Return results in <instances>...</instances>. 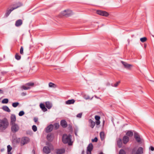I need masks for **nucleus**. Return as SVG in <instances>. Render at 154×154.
<instances>
[{"instance_id": "9", "label": "nucleus", "mask_w": 154, "mask_h": 154, "mask_svg": "<svg viewBox=\"0 0 154 154\" xmlns=\"http://www.w3.org/2000/svg\"><path fill=\"white\" fill-rule=\"evenodd\" d=\"M97 13L99 15L105 17H107L109 15V14L107 12L101 10H97Z\"/></svg>"}, {"instance_id": "19", "label": "nucleus", "mask_w": 154, "mask_h": 154, "mask_svg": "<svg viewBox=\"0 0 154 154\" xmlns=\"http://www.w3.org/2000/svg\"><path fill=\"white\" fill-rule=\"evenodd\" d=\"M47 140L49 141H52L53 139V135L51 134H48L47 136Z\"/></svg>"}, {"instance_id": "18", "label": "nucleus", "mask_w": 154, "mask_h": 154, "mask_svg": "<svg viewBox=\"0 0 154 154\" xmlns=\"http://www.w3.org/2000/svg\"><path fill=\"white\" fill-rule=\"evenodd\" d=\"M89 122L90 124V127L93 128L95 126V123L91 119H90L89 120Z\"/></svg>"}, {"instance_id": "11", "label": "nucleus", "mask_w": 154, "mask_h": 154, "mask_svg": "<svg viewBox=\"0 0 154 154\" xmlns=\"http://www.w3.org/2000/svg\"><path fill=\"white\" fill-rule=\"evenodd\" d=\"M93 149V144L91 143H90L87 148V154H91V151Z\"/></svg>"}, {"instance_id": "37", "label": "nucleus", "mask_w": 154, "mask_h": 154, "mask_svg": "<svg viewBox=\"0 0 154 154\" xmlns=\"http://www.w3.org/2000/svg\"><path fill=\"white\" fill-rule=\"evenodd\" d=\"M32 129L34 132L36 131L37 130V127L35 125H33L32 126Z\"/></svg>"}, {"instance_id": "42", "label": "nucleus", "mask_w": 154, "mask_h": 154, "mask_svg": "<svg viewBox=\"0 0 154 154\" xmlns=\"http://www.w3.org/2000/svg\"><path fill=\"white\" fill-rule=\"evenodd\" d=\"M95 119L97 121L100 120V116H95Z\"/></svg>"}, {"instance_id": "54", "label": "nucleus", "mask_w": 154, "mask_h": 154, "mask_svg": "<svg viewBox=\"0 0 154 154\" xmlns=\"http://www.w3.org/2000/svg\"><path fill=\"white\" fill-rule=\"evenodd\" d=\"M75 135H77V134H76V133H75Z\"/></svg>"}, {"instance_id": "43", "label": "nucleus", "mask_w": 154, "mask_h": 154, "mask_svg": "<svg viewBox=\"0 0 154 154\" xmlns=\"http://www.w3.org/2000/svg\"><path fill=\"white\" fill-rule=\"evenodd\" d=\"M97 140H98L97 138V137H95L94 138V139H92V141L93 142H97Z\"/></svg>"}, {"instance_id": "12", "label": "nucleus", "mask_w": 154, "mask_h": 154, "mask_svg": "<svg viewBox=\"0 0 154 154\" xmlns=\"http://www.w3.org/2000/svg\"><path fill=\"white\" fill-rule=\"evenodd\" d=\"M16 121V116L14 114H11V116L10 124L15 123Z\"/></svg>"}, {"instance_id": "7", "label": "nucleus", "mask_w": 154, "mask_h": 154, "mask_svg": "<svg viewBox=\"0 0 154 154\" xmlns=\"http://www.w3.org/2000/svg\"><path fill=\"white\" fill-rule=\"evenodd\" d=\"M21 5H20L19 6H17L16 7L12 8H11V9H8L6 11V13L5 15V16L6 17H7L9 15V14L11 13L12 11L20 7Z\"/></svg>"}, {"instance_id": "50", "label": "nucleus", "mask_w": 154, "mask_h": 154, "mask_svg": "<svg viewBox=\"0 0 154 154\" xmlns=\"http://www.w3.org/2000/svg\"><path fill=\"white\" fill-rule=\"evenodd\" d=\"M22 95H23V96H25L26 95V93H25L24 92H23L21 94Z\"/></svg>"}, {"instance_id": "45", "label": "nucleus", "mask_w": 154, "mask_h": 154, "mask_svg": "<svg viewBox=\"0 0 154 154\" xmlns=\"http://www.w3.org/2000/svg\"><path fill=\"white\" fill-rule=\"evenodd\" d=\"M84 98L86 100H88L90 99V97L88 96H85L84 97Z\"/></svg>"}, {"instance_id": "41", "label": "nucleus", "mask_w": 154, "mask_h": 154, "mask_svg": "<svg viewBox=\"0 0 154 154\" xmlns=\"http://www.w3.org/2000/svg\"><path fill=\"white\" fill-rule=\"evenodd\" d=\"M120 81H118V82H117L115 84H114V85H112V86L113 87H116L118 86V85L120 83Z\"/></svg>"}, {"instance_id": "29", "label": "nucleus", "mask_w": 154, "mask_h": 154, "mask_svg": "<svg viewBox=\"0 0 154 154\" xmlns=\"http://www.w3.org/2000/svg\"><path fill=\"white\" fill-rule=\"evenodd\" d=\"M133 134V132L131 131H128L126 133V135L130 137L132 136Z\"/></svg>"}, {"instance_id": "46", "label": "nucleus", "mask_w": 154, "mask_h": 154, "mask_svg": "<svg viewBox=\"0 0 154 154\" xmlns=\"http://www.w3.org/2000/svg\"><path fill=\"white\" fill-rule=\"evenodd\" d=\"M100 120L97 121L96 122V124L97 125H99L100 124Z\"/></svg>"}, {"instance_id": "39", "label": "nucleus", "mask_w": 154, "mask_h": 154, "mask_svg": "<svg viewBox=\"0 0 154 154\" xmlns=\"http://www.w3.org/2000/svg\"><path fill=\"white\" fill-rule=\"evenodd\" d=\"M23 48L22 46L21 47L20 50V53L21 54H23Z\"/></svg>"}, {"instance_id": "48", "label": "nucleus", "mask_w": 154, "mask_h": 154, "mask_svg": "<svg viewBox=\"0 0 154 154\" xmlns=\"http://www.w3.org/2000/svg\"><path fill=\"white\" fill-rule=\"evenodd\" d=\"M38 120V119L37 118H35L34 119V121L35 122H36Z\"/></svg>"}, {"instance_id": "44", "label": "nucleus", "mask_w": 154, "mask_h": 154, "mask_svg": "<svg viewBox=\"0 0 154 154\" xmlns=\"http://www.w3.org/2000/svg\"><path fill=\"white\" fill-rule=\"evenodd\" d=\"M82 113H80L77 115L76 117L78 118H81L82 117Z\"/></svg>"}, {"instance_id": "15", "label": "nucleus", "mask_w": 154, "mask_h": 154, "mask_svg": "<svg viewBox=\"0 0 154 154\" xmlns=\"http://www.w3.org/2000/svg\"><path fill=\"white\" fill-rule=\"evenodd\" d=\"M22 23V20L21 19H19L16 21L15 26L17 27H18L21 25Z\"/></svg>"}, {"instance_id": "26", "label": "nucleus", "mask_w": 154, "mask_h": 154, "mask_svg": "<svg viewBox=\"0 0 154 154\" xmlns=\"http://www.w3.org/2000/svg\"><path fill=\"white\" fill-rule=\"evenodd\" d=\"M48 85L49 87L51 88H55L57 87V86L55 84L52 83V82H49L48 84Z\"/></svg>"}, {"instance_id": "2", "label": "nucleus", "mask_w": 154, "mask_h": 154, "mask_svg": "<svg viewBox=\"0 0 154 154\" xmlns=\"http://www.w3.org/2000/svg\"><path fill=\"white\" fill-rule=\"evenodd\" d=\"M46 144L47 146H44L43 149V152L46 153L48 154L51 152V150L54 149L53 146L49 142H47Z\"/></svg>"}, {"instance_id": "4", "label": "nucleus", "mask_w": 154, "mask_h": 154, "mask_svg": "<svg viewBox=\"0 0 154 154\" xmlns=\"http://www.w3.org/2000/svg\"><path fill=\"white\" fill-rule=\"evenodd\" d=\"M11 126V130L13 133H15L18 132L20 129L19 125L16 123L10 124Z\"/></svg>"}, {"instance_id": "25", "label": "nucleus", "mask_w": 154, "mask_h": 154, "mask_svg": "<svg viewBox=\"0 0 154 154\" xmlns=\"http://www.w3.org/2000/svg\"><path fill=\"white\" fill-rule=\"evenodd\" d=\"M26 86L25 85L21 86L20 88L21 89V90L23 91V90H27L30 88V87Z\"/></svg>"}, {"instance_id": "10", "label": "nucleus", "mask_w": 154, "mask_h": 154, "mask_svg": "<svg viewBox=\"0 0 154 154\" xmlns=\"http://www.w3.org/2000/svg\"><path fill=\"white\" fill-rule=\"evenodd\" d=\"M121 62L124 66V67L127 69L130 70L131 68L133 66L132 65L128 64L127 63L124 61H122Z\"/></svg>"}, {"instance_id": "49", "label": "nucleus", "mask_w": 154, "mask_h": 154, "mask_svg": "<svg viewBox=\"0 0 154 154\" xmlns=\"http://www.w3.org/2000/svg\"><path fill=\"white\" fill-rule=\"evenodd\" d=\"M32 152L33 154H35V151L34 149L32 150Z\"/></svg>"}, {"instance_id": "56", "label": "nucleus", "mask_w": 154, "mask_h": 154, "mask_svg": "<svg viewBox=\"0 0 154 154\" xmlns=\"http://www.w3.org/2000/svg\"><path fill=\"white\" fill-rule=\"evenodd\" d=\"M2 91V90L1 89H0V91Z\"/></svg>"}, {"instance_id": "14", "label": "nucleus", "mask_w": 154, "mask_h": 154, "mask_svg": "<svg viewBox=\"0 0 154 154\" xmlns=\"http://www.w3.org/2000/svg\"><path fill=\"white\" fill-rule=\"evenodd\" d=\"M129 138L127 136H125L123 138L122 141L124 144H126L129 141Z\"/></svg>"}, {"instance_id": "1", "label": "nucleus", "mask_w": 154, "mask_h": 154, "mask_svg": "<svg viewBox=\"0 0 154 154\" xmlns=\"http://www.w3.org/2000/svg\"><path fill=\"white\" fill-rule=\"evenodd\" d=\"M72 136L71 135H67L66 134H64L62 137V141L64 143H68L69 145H71L72 143L71 142Z\"/></svg>"}, {"instance_id": "13", "label": "nucleus", "mask_w": 154, "mask_h": 154, "mask_svg": "<svg viewBox=\"0 0 154 154\" xmlns=\"http://www.w3.org/2000/svg\"><path fill=\"white\" fill-rule=\"evenodd\" d=\"M53 128V126L52 125H50L48 126L46 128V132L48 133L51 131Z\"/></svg>"}, {"instance_id": "33", "label": "nucleus", "mask_w": 154, "mask_h": 154, "mask_svg": "<svg viewBox=\"0 0 154 154\" xmlns=\"http://www.w3.org/2000/svg\"><path fill=\"white\" fill-rule=\"evenodd\" d=\"M19 104L18 102L14 103L12 104V106L14 107H17Z\"/></svg>"}, {"instance_id": "35", "label": "nucleus", "mask_w": 154, "mask_h": 154, "mask_svg": "<svg viewBox=\"0 0 154 154\" xmlns=\"http://www.w3.org/2000/svg\"><path fill=\"white\" fill-rule=\"evenodd\" d=\"M147 40V38L145 37L142 38H140V41L142 42H144Z\"/></svg>"}, {"instance_id": "21", "label": "nucleus", "mask_w": 154, "mask_h": 154, "mask_svg": "<svg viewBox=\"0 0 154 154\" xmlns=\"http://www.w3.org/2000/svg\"><path fill=\"white\" fill-rule=\"evenodd\" d=\"M75 102V100L74 99H71L68 100L66 101L65 103L66 104L70 105L71 104H73Z\"/></svg>"}, {"instance_id": "40", "label": "nucleus", "mask_w": 154, "mask_h": 154, "mask_svg": "<svg viewBox=\"0 0 154 154\" xmlns=\"http://www.w3.org/2000/svg\"><path fill=\"white\" fill-rule=\"evenodd\" d=\"M119 154H125V152L123 149H121L119 151Z\"/></svg>"}, {"instance_id": "24", "label": "nucleus", "mask_w": 154, "mask_h": 154, "mask_svg": "<svg viewBox=\"0 0 154 154\" xmlns=\"http://www.w3.org/2000/svg\"><path fill=\"white\" fill-rule=\"evenodd\" d=\"M65 152V150L64 149H59L57 150L56 153L57 154H62L63 153Z\"/></svg>"}, {"instance_id": "23", "label": "nucleus", "mask_w": 154, "mask_h": 154, "mask_svg": "<svg viewBox=\"0 0 154 154\" xmlns=\"http://www.w3.org/2000/svg\"><path fill=\"white\" fill-rule=\"evenodd\" d=\"M45 105L47 108L48 109H50L52 106V104L51 103L49 102H46L45 103Z\"/></svg>"}, {"instance_id": "52", "label": "nucleus", "mask_w": 154, "mask_h": 154, "mask_svg": "<svg viewBox=\"0 0 154 154\" xmlns=\"http://www.w3.org/2000/svg\"><path fill=\"white\" fill-rule=\"evenodd\" d=\"M99 154H103V153L102 152H101Z\"/></svg>"}, {"instance_id": "38", "label": "nucleus", "mask_w": 154, "mask_h": 154, "mask_svg": "<svg viewBox=\"0 0 154 154\" xmlns=\"http://www.w3.org/2000/svg\"><path fill=\"white\" fill-rule=\"evenodd\" d=\"M19 115L20 116H22L24 114V112L23 111H20L19 113Z\"/></svg>"}, {"instance_id": "53", "label": "nucleus", "mask_w": 154, "mask_h": 154, "mask_svg": "<svg viewBox=\"0 0 154 154\" xmlns=\"http://www.w3.org/2000/svg\"><path fill=\"white\" fill-rule=\"evenodd\" d=\"M31 46H30L29 48V50H30V49H31Z\"/></svg>"}, {"instance_id": "55", "label": "nucleus", "mask_w": 154, "mask_h": 154, "mask_svg": "<svg viewBox=\"0 0 154 154\" xmlns=\"http://www.w3.org/2000/svg\"><path fill=\"white\" fill-rule=\"evenodd\" d=\"M152 36L153 37H154V35H152Z\"/></svg>"}, {"instance_id": "31", "label": "nucleus", "mask_w": 154, "mask_h": 154, "mask_svg": "<svg viewBox=\"0 0 154 154\" xmlns=\"http://www.w3.org/2000/svg\"><path fill=\"white\" fill-rule=\"evenodd\" d=\"M15 58L17 60H19L21 58V56L18 54L17 53L15 55Z\"/></svg>"}, {"instance_id": "5", "label": "nucleus", "mask_w": 154, "mask_h": 154, "mask_svg": "<svg viewBox=\"0 0 154 154\" xmlns=\"http://www.w3.org/2000/svg\"><path fill=\"white\" fill-rule=\"evenodd\" d=\"M0 128L5 129L8 127V123L6 120L0 119Z\"/></svg>"}, {"instance_id": "8", "label": "nucleus", "mask_w": 154, "mask_h": 154, "mask_svg": "<svg viewBox=\"0 0 154 154\" xmlns=\"http://www.w3.org/2000/svg\"><path fill=\"white\" fill-rule=\"evenodd\" d=\"M29 141V138L26 137H24L22 138L21 142L20 144L21 146H23L24 145L27 143Z\"/></svg>"}, {"instance_id": "36", "label": "nucleus", "mask_w": 154, "mask_h": 154, "mask_svg": "<svg viewBox=\"0 0 154 154\" xmlns=\"http://www.w3.org/2000/svg\"><path fill=\"white\" fill-rule=\"evenodd\" d=\"M8 102V99L5 98L3 100L2 103H7Z\"/></svg>"}, {"instance_id": "17", "label": "nucleus", "mask_w": 154, "mask_h": 154, "mask_svg": "<svg viewBox=\"0 0 154 154\" xmlns=\"http://www.w3.org/2000/svg\"><path fill=\"white\" fill-rule=\"evenodd\" d=\"M134 135V138L138 142H140V138L138 134L136 132H135Z\"/></svg>"}, {"instance_id": "32", "label": "nucleus", "mask_w": 154, "mask_h": 154, "mask_svg": "<svg viewBox=\"0 0 154 154\" xmlns=\"http://www.w3.org/2000/svg\"><path fill=\"white\" fill-rule=\"evenodd\" d=\"M34 85V83L32 82H29L25 84L26 85H27L28 87L32 86Z\"/></svg>"}, {"instance_id": "47", "label": "nucleus", "mask_w": 154, "mask_h": 154, "mask_svg": "<svg viewBox=\"0 0 154 154\" xmlns=\"http://www.w3.org/2000/svg\"><path fill=\"white\" fill-rule=\"evenodd\" d=\"M150 149L152 151L154 150V147L153 146H151L150 147Z\"/></svg>"}, {"instance_id": "16", "label": "nucleus", "mask_w": 154, "mask_h": 154, "mask_svg": "<svg viewBox=\"0 0 154 154\" xmlns=\"http://www.w3.org/2000/svg\"><path fill=\"white\" fill-rule=\"evenodd\" d=\"M60 125L63 128H66L67 126V123L65 120H62L61 121Z\"/></svg>"}, {"instance_id": "22", "label": "nucleus", "mask_w": 154, "mask_h": 154, "mask_svg": "<svg viewBox=\"0 0 154 154\" xmlns=\"http://www.w3.org/2000/svg\"><path fill=\"white\" fill-rule=\"evenodd\" d=\"M40 106L43 111L45 112L47 111V109L45 107V105L44 104L41 103L40 105Z\"/></svg>"}, {"instance_id": "28", "label": "nucleus", "mask_w": 154, "mask_h": 154, "mask_svg": "<svg viewBox=\"0 0 154 154\" xmlns=\"http://www.w3.org/2000/svg\"><path fill=\"white\" fill-rule=\"evenodd\" d=\"M2 109L5 111L8 112H10L11 111V110L9 108L8 106H3L2 107Z\"/></svg>"}, {"instance_id": "6", "label": "nucleus", "mask_w": 154, "mask_h": 154, "mask_svg": "<svg viewBox=\"0 0 154 154\" xmlns=\"http://www.w3.org/2000/svg\"><path fill=\"white\" fill-rule=\"evenodd\" d=\"M61 14L62 16L68 17L72 15L73 13L71 10H66L62 12Z\"/></svg>"}, {"instance_id": "27", "label": "nucleus", "mask_w": 154, "mask_h": 154, "mask_svg": "<svg viewBox=\"0 0 154 154\" xmlns=\"http://www.w3.org/2000/svg\"><path fill=\"white\" fill-rule=\"evenodd\" d=\"M100 136L102 140H103L105 138V134L103 132H101L100 133Z\"/></svg>"}, {"instance_id": "3", "label": "nucleus", "mask_w": 154, "mask_h": 154, "mask_svg": "<svg viewBox=\"0 0 154 154\" xmlns=\"http://www.w3.org/2000/svg\"><path fill=\"white\" fill-rule=\"evenodd\" d=\"M143 149L141 147H135L132 150V154H143Z\"/></svg>"}, {"instance_id": "51", "label": "nucleus", "mask_w": 154, "mask_h": 154, "mask_svg": "<svg viewBox=\"0 0 154 154\" xmlns=\"http://www.w3.org/2000/svg\"><path fill=\"white\" fill-rule=\"evenodd\" d=\"M8 154H12L11 152H8Z\"/></svg>"}, {"instance_id": "30", "label": "nucleus", "mask_w": 154, "mask_h": 154, "mask_svg": "<svg viewBox=\"0 0 154 154\" xmlns=\"http://www.w3.org/2000/svg\"><path fill=\"white\" fill-rule=\"evenodd\" d=\"M12 149V147L10 145H8L7 146V152H11V151Z\"/></svg>"}, {"instance_id": "20", "label": "nucleus", "mask_w": 154, "mask_h": 154, "mask_svg": "<svg viewBox=\"0 0 154 154\" xmlns=\"http://www.w3.org/2000/svg\"><path fill=\"white\" fill-rule=\"evenodd\" d=\"M122 140L121 138H119L117 141V144L119 148L122 147Z\"/></svg>"}, {"instance_id": "34", "label": "nucleus", "mask_w": 154, "mask_h": 154, "mask_svg": "<svg viewBox=\"0 0 154 154\" xmlns=\"http://www.w3.org/2000/svg\"><path fill=\"white\" fill-rule=\"evenodd\" d=\"M59 124L57 123L55 124L53 126V127H54V128L56 129H58L59 128Z\"/></svg>"}]
</instances>
